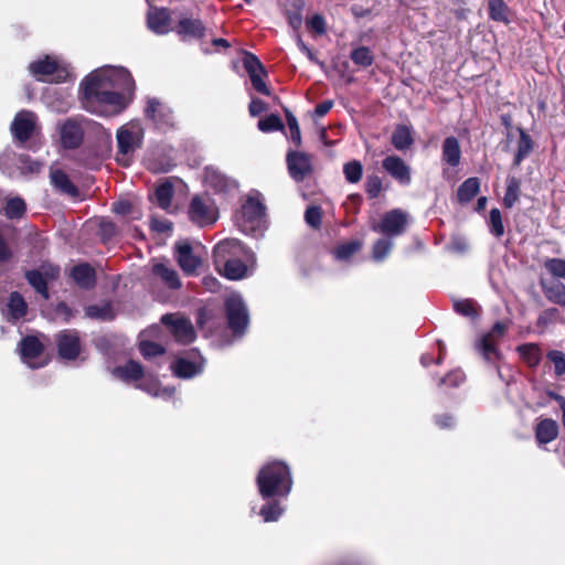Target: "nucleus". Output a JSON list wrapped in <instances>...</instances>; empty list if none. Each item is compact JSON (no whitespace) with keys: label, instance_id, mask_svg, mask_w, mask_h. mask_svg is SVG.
Returning <instances> with one entry per match:
<instances>
[{"label":"nucleus","instance_id":"obj_53","mask_svg":"<svg viewBox=\"0 0 565 565\" xmlns=\"http://www.w3.org/2000/svg\"><path fill=\"white\" fill-rule=\"evenodd\" d=\"M286 119L290 132L289 137L297 146H299L301 143V134L298 120L288 109H286Z\"/></svg>","mask_w":565,"mask_h":565},{"label":"nucleus","instance_id":"obj_35","mask_svg":"<svg viewBox=\"0 0 565 565\" xmlns=\"http://www.w3.org/2000/svg\"><path fill=\"white\" fill-rule=\"evenodd\" d=\"M383 167L384 169L392 175V177H408L409 175V168L405 164V162L396 157V156H390L383 160Z\"/></svg>","mask_w":565,"mask_h":565},{"label":"nucleus","instance_id":"obj_51","mask_svg":"<svg viewBox=\"0 0 565 565\" xmlns=\"http://www.w3.org/2000/svg\"><path fill=\"white\" fill-rule=\"evenodd\" d=\"M546 270L555 278H565V259L548 258L544 263Z\"/></svg>","mask_w":565,"mask_h":565},{"label":"nucleus","instance_id":"obj_32","mask_svg":"<svg viewBox=\"0 0 565 565\" xmlns=\"http://www.w3.org/2000/svg\"><path fill=\"white\" fill-rule=\"evenodd\" d=\"M461 150L455 137H447L443 142V160L449 166H457L460 161Z\"/></svg>","mask_w":565,"mask_h":565},{"label":"nucleus","instance_id":"obj_12","mask_svg":"<svg viewBox=\"0 0 565 565\" xmlns=\"http://www.w3.org/2000/svg\"><path fill=\"white\" fill-rule=\"evenodd\" d=\"M248 254L250 250L246 249L238 239L226 238L217 243L213 249L214 266H220V264H225L237 257H246Z\"/></svg>","mask_w":565,"mask_h":565},{"label":"nucleus","instance_id":"obj_4","mask_svg":"<svg viewBox=\"0 0 565 565\" xmlns=\"http://www.w3.org/2000/svg\"><path fill=\"white\" fill-rule=\"evenodd\" d=\"M89 128L96 131H103V134L106 135L107 140L109 139L108 131H106L100 125L93 122L86 117L78 116L71 117L62 122H58L57 131L61 146L65 149L78 148L83 142L85 131Z\"/></svg>","mask_w":565,"mask_h":565},{"label":"nucleus","instance_id":"obj_16","mask_svg":"<svg viewBox=\"0 0 565 565\" xmlns=\"http://www.w3.org/2000/svg\"><path fill=\"white\" fill-rule=\"evenodd\" d=\"M58 355L64 360H75L81 352V341L75 330H64L56 335Z\"/></svg>","mask_w":565,"mask_h":565},{"label":"nucleus","instance_id":"obj_22","mask_svg":"<svg viewBox=\"0 0 565 565\" xmlns=\"http://www.w3.org/2000/svg\"><path fill=\"white\" fill-rule=\"evenodd\" d=\"M253 258V253L248 254L246 257H237L232 260H227L225 264H220V266H215L217 271L231 280L243 279L247 276V266L244 260Z\"/></svg>","mask_w":565,"mask_h":565},{"label":"nucleus","instance_id":"obj_60","mask_svg":"<svg viewBox=\"0 0 565 565\" xmlns=\"http://www.w3.org/2000/svg\"><path fill=\"white\" fill-rule=\"evenodd\" d=\"M363 172L362 163L358 160H352L344 164V177H361Z\"/></svg>","mask_w":565,"mask_h":565},{"label":"nucleus","instance_id":"obj_49","mask_svg":"<svg viewBox=\"0 0 565 565\" xmlns=\"http://www.w3.org/2000/svg\"><path fill=\"white\" fill-rule=\"evenodd\" d=\"M25 211V204L22 199L13 198L7 201L4 206L6 215L9 218L21 217Z\"/></svg>","mask_w":565,"mask_h":565},{"label":"nucleus","instance_id":"obj_62","mask_svg":"<svg viewBox=\"0 0 565 565\" xmlns=\"http://www.w3.org/2000/svg\"><path fill=\"white\" fill-rule=\"evenodd\" d=\"M383 189L381 179H369L366 183V192L370 198H376Z\"/></svg>","mask_w":565,"mask_h":565},{"label":"nucleus","instance_id":"obj_58","mask_svg":"<svg viewBox=\"0 0 565 565\" xmlns=\"http://www.w3.org/2000/svg\"><path fill=\"white\" fill-rule=\"evenodd\" d=\"M454 307L458 313L465 317H473L476 315L475 305L470 300H457Z\"/></svg>","mask_w":565,"mask_h":565},{"label":"nucleus","instance_id":"obj_46","mask_svg":"<svg viewBox=\"0 0 565 565\" xmlns=\"http://www.w3.org/2000/svg\"><path fill=\"white\" fill-rule=\"evenodd\" d=\"M137 387L146 391L147 393H149L150 395L156 396V397L170 398L174 394V388H172V387L160 388L156 381H151L150 383H140L137 385Z\"/></svg>","mask_w":565,"mask_h":565},{"label":"nucleus","instance_id":"obj_27","mask_svg":"<svg viewBox=\"0 0 565 565\" xmlns=\"http://www.w3.org/2000/svg\"><path fill=\"white\" fill-rule=\"evenodd\" d=\"M541 287L547 300L559 306H565V285L563 282L557 280H541Z\"/></svg>","mask_w":565,"mask_h":565},{"label":"nucleus","instance_id":"obj_34","mask_svg":"<svg viewBox=\"0 0 565 565\" xmlns=\"http://www.w3.org/2000/svg\"><path fill=\"white\" fill-rule=\"evenodd\" d=\"M172 196L173 185L169 181L161 183L153 193L156 204L166 211H170Z\"/></svg>","mask_w":565,"mask_h":565},{"label":"nucleus","instance_id":"obj_29","mask_svg":"<svg viewBox=\"0 0 565 565\" xmlns=\"http://www.w3.org/2000/svg\"><path fill=\"white\" fill-rule=\"evenodd\" d=\"M558 435V424L551 418L542 419L535 429V436L540 444H548Z\"/></svg>","mask_w":565,"mask_h":565},{"label":"nucleus","instance_id":"obj_14","mask_svg":"<svg viewBox=\"0 0 565 565\" xmlns=\"http://www.w3.org/2000/svg\"><path fill=\"white\" fill-rule=\"evenodd\" d=\"M163 324L169 327L170 332L180 343L188 344L195 339V331L190 320L174 315H164L161 318Z\"/></svg>","mask_w":565,"mask_h":565},{"label":"nucleus","instance_id":"obj_33","mask_svg":"<svg viewBox=\"0 0 565 565\" xmlns=\"http://www.w3.org/2000/svg\"><path fill=\"white\" fill-rule=\"evenodd\" d=\"M28 309V305L24 301L23 297L14 291L10 295L8 302V319L9 320H18L25 316Z\"/></svg>","mask_w":565,"mask_h":565},{"label":"nucleus","instance_id":"obj_19","mask_svg":"<svg viewBox=\"0 0 565 565\" xmlns=\"http://www.w3.org/2000/svg\"><path fill=\"white\" fill-rule=\"evenodd\" d=\"M58 267L43 268V270H29L25 274L28 282L44 298H49L47 281L56 278Z\"/></svg>","mask_w":565,"mask_h":565},{"label":"nucleus","instance_id":"obj_41","mask_svg":"<svg viewBox=\"0 0 565 565\" xmlns=\"http://www.w3.org/2000/svg\"><path fill=\"white\" fill-rule=\"evenodd\" d=\"M362 242L359 239L350 241L343 244H340L334 249V256L339 260H349L352 255L359 252L362 248Z\"/></svg>","mask_w":565,"mask_h":565},{"label":"nucleus","instance_id":"obj_56","mask_svg":"<svg viewBox=\"0 0 565 565\" xmlns=\"http://www.w3.org/2000/svg\"><path fill=\"white\" fill-rule=\"evenodd\" d=\"M141 354L146 358H152L164 353L163 347L150 341H141L139 345Z\"/></svg>","mask_w":565,"mask_h":565},{"label":"nucleus","instance_id":"obj_61","mask_svg":"<svg viewBox=\"0 0 565 565\" xmlns=\"http://www.w3.org/2000/svg\"><path fill=\"white\" fill-rule=\"evenodd\" d=\"M286 15H287V20H288V23L289 25L294 29V30H299L302 25V12L301 11H292V10H287L286 11Z\"/></svg>","mask_w":565,"mask_h":565},{"label":"nucleus","instance_id":"obj_13","mask_svg":"<svg viewBox=\"0 0 565 565\" xmlns=\"http://www.w3.org/2000/svg\"><path fill=\"white\" fill-rule=\"evenodd\" d=\"M243 64L249 75L254 89L263 95L269 96L270 89L264 82V77L267 76V72L258 57L249 52H245Z\"/></svg>","mask_w":565,"mask_h":565},{"label":"nucleus","instance_id":"obj_48","mask_svg":"<svg viewBox=\"0 0 565 565\" xmlns=\"http://www.w3.org/2000/svg\"><path fill=\"white\" fill-rule=\"evenodd\" d=\"M393 247V242L388 238H380L373 245V259L376 262H382L387 257L391 249Z\"/></svg>","mask_w":565,"mask_h":565},{"label":"nucleus","instance_id":"obj_28","mask_svg":"<svg viewBox=\"0 0 565 565\" xmlns=\"http://www.w3.org/2000/svg\"><path fill=\"white\" fill-rule=\"evenodd\" d=\"M152 273L159 277L163 284H166L171 289H179L181 287V281L179 279L178 273L170 266L164 263H156L152 266Z\"/></svg>","mask_w":565,"mask_h":565},{"label":"nucleus","instance_id":"obj_31","mask_svg":"<svg viewBox=\"0 0 565 565\" xmlns=\"http://www.w3.org/2000/svg\"><path fill=\"white\" fill-rule=\"evenodd\" d=\"M72 278L82 288H90L95 284V271L87 264H79L72 269Z\"/></svg>","mask_w":565,"mask_h":565},{"label":"nucleus","instance_id":"obj_39","mask_svg":"<svg viewBox=\"0 0 565 565\" xmlns=\"http://www.w3.org/2000/svg\"><path fill=\"white\" fill-rule=\"evenodd\" d=\"M489 17L498 22H509L508 7L503 0H488Z\"/></svg>","mask_w":565,"mask_h":565},{"label":"nucleus","instance_id":"obj_57","mask_svg":"<svg viewBox=\"0 0 565 565\" xmlns=\"http://www.w3.org/2000/svg\"><path fill=\"white\" fill-rule=\"evenodd\" d=\"M322 213L319 206H309L305 213L306 223L312 228H319L321 225Z\"/></svg>","mask_w":565,"mask_h":565},{"label":"nucleus","instance_id":"obj_23","mask_svg":"<svg viewBox=\"0 0 565 565\" xmlns=\"http://www.w3.org/2000/svg\"><path fill=\"white\" fill-rule=\"evenodd\" d=\"M170 11L164 8L150 10L148 13V26L157 34H166L171 29Z\"/></svg>","mask_w":565,"mask_h":565},{"label":"nucleus","instance_id":"obj_3","mask_svg":"<svg viewBox=\"0 0 565 565\" xmlns=\"http://www.w3.org/2000/svg\"><path fill=\"white\" fill-rule=\"evenodd\" d=\"M266 224V206L263 194L250 190L242 204L238 225L244 233L254 234L264 230Z\"/></svg>","mask_w":565,"mask_h":565},{"label":"nucleus","instance_id":"obj_52","mask_svg":"<svg viewBox=\"0 0 565 565\" xmlns=\"http://www.w3.org/2000/svg\"><path fill=\"white\" fill-rule=\"evenodd\" d=\"M490 231L497 237L502 236L504 233V226L502 223L501 212L498 209L490 211L489 217Z\"/></svg>","mask_w":565,"mask_h":565},{"label":"nucleus","instance_id":"obj_8","mask_svg":"<svg viewBox=\"0 0 565 565\" xmlns=\"http://www.w3.org/2000/svg\"><path fill=\"white\" fill-rule=\"evenodd\" d=\"M18 350L21 360L31 369H39L47 363L43 356V344L36 337L29 335L21 340Z\"/></svg>","mask_w":565,"mask_h":565},{"label":"nucleus","instance_id":"obj_38","mask_svg":"<svg viewBox=\"0 0 565 565\" xmlns=\"http://www.w3.org/2000/svg\"><path fill=\"white\" fill-rule=\"evenodd\" d=\"M522 359L530 365L535 366L541 361V350L535 343L522 344L518 348Z\"/></svg>","mask_w":565,"mask_h":565},{"label":"nucleus","instance_id":"obj_55","mask_svg":"<svg viewBox=\"0 0 565 565\" xmlns=\"http://www.w3.org/2000/svg\"><path fill=\"white\" fill-rule=\"evenodd\" d=\"M307 28L318 35L327 32V22L323 15L316 13L307 21Z\"/></svg>","mask_w":565,"mask_h":565},{"label":"nucleus","instance_id":"obj_43","mask_svg":"<svg viewBox=\"0 0 565 565\" xmlns=\"http://www.w3.org/2000/svg\"><path fill=\"white\" fill-rule=\"evenodd\" d=\"M85 311L87 317L100 320H111L115 316L109 302L88 306Z\"/></svg>","mask_w":565,"mask_h":565},{"label":"nucleus","instance_id":"obj_30","mask_svg":"<svg viewBox=\"0 0 565 565\" xmlns=\"http://www.w3.org/2000/svg\"><path fill=\"white\" fill-rule=\"evenodd\" d=\"M113 374L125 382L138 381L143 376V369L140 363L129 361L125 365L114 369Z\"/></svg>","mask_w":565,"mask_h":565},{"label":"nucleus","instance_id":"obj_15","mask_svg":"<svg viewBox=\"0 0 565 565\" xmlns=\"http://www.w3.org/2000/svg\"><path fill=\"white\" fill-rule=\"evenodd\" d=\"M38 117L30 110L19 111L11 122V132L19 141L29 140L36 129Z\"/></svg>","mask_w":565,"mask_h":565},{"label":"nucleus","instance_id":"obj_21","mask_svg":"<svg viewBox=\"0 0 565 565\" xmlns=\"http://www.w3.org/2000/svg\"><path fill=\"white\" fill-rule=\"evenodd\" d=\"M175 257L179 266L186 275H193L200 266V259L193 254L189 242L175 244Z\"/></svg>","mask_w":565,"mask_h":565},{"label":"nucleus","instance_id":"obj_7","mask_svg":"<svg viewBox=\"0 0 565 565\" xmlns=\"http://www.w3.org/2000/svg\"><path fill=\"white\" fill-rule=\"evenodd\" d=\"M227 323L234 334H243L249 323V315L243 298L238 294L230 295L225 300Z\"/></svg>","mask_w":565,"mask_h":565},{"label":"nucleus","instance_id":"obj_26","mask_svg":"<svg viewBox=\"0 0 565 565\" xmlns=\"http://www.w3.org/2000/svg\"><path fill=\"white\" fill-rule=\"evenodd\" d=\"M51 183L61 194L74 200H84L88 195V189L75 184L72 179H51Z\"/></svg>","mask_w":565,"mask_h":565},{"label":"nucleus","instance_id":"obj_63","mask_svg":"<svg viewBox=\"0 0 565 565\" xmlns=\"http://www.w3.org/2000/svg\"><path fill=\"white\" fill-rule=\"evenodd\" d=\"M296 43H297V46L298 49L307 55V57L313 62V63H317V64H320V65H323L321 62L318 61L316 54L311 51V49L302 41L301 36L300 35H297L296 36Z\"/></svg>","mask_w":565,"mask_h":565},{"label":"nucleus","instance_id":"obj_42","mask_svg":"<svg viewBox=\"0 0 565 565\" xmlns=\"http://www.w3.org/2000/svg\"><path fill=\"white\" fill-rule=\"evenodd\" d=\"M17 166L21 173L24 174H40L42 173V163L38 160L32 159L29 154H20L17 161Z\"/></svg>","mask_w":565,"mask_h":565},{"label":"nucleus","instance_id":"obj_25","mask_svg":"<svg viewBox=\"0 0 565 565\" xmlns=\"http://www.w3.org/2000/svg\"><path fill=\"white\" fill-rule=\"evenodd\" d=\"M171 370L178 377H193L203 370L202 359L199 358L196 361H191L186 358H179L172 363Z\"/></svg>","mask_w":565,"mask_h":565},{"label":"nucleus","instance_id":"obj_2","mask_svg":"<svg viewBox=\"0 0 565 565\" xmlns=\"http://www.w3.org/2000/svg\"><path fill=\"white\" fill-rule=\"evenodd\" d=\"M257 484L264 499L287 497L292 487L289 467L282 461L265 465L258 472Z\"/></svg>","mask_w":565,"mask_h":565},{"label":"nucleus","instance_id":"obj_6","mask_svg":"<svg viewBox=\"0 0 565 565\" xmlns=\"http://www.w3.org/2000/svg\"><path fill=\"white\" fill-rule=\"evenodd\" d=\"M188 215L192 223L204 227L217 221L218 211L209 195H194L190 202Z\"/></svg>","mask_w":565,"mask_h":565},{"label":"nucleus","instance_id":"obj_45","mask_svg":"<svg viewBox=\"0 0 565 565\" xmlns=\"http://www.w3.org/2000/svg\"><path fill=\"white\" fill-rule=\"evenodd\" d=\"M351 60L361 67H369L373 64V55L369 47L360 46L351 52Z\"/></svg>","mask_w":565,"mask_h":565},{"label":"nucleus","instance_id":"obj_50","mask_svg":"<svg viewBox=\"0 0 565 565\" xmlns=\"http://www.w3.org/2000/svg\"><path fill=\"white\" fill-rule=\"evenodd\" d=\"M258 129L263 132H271L284 129V125L281 119L277 115H269L266 118H263L257 124Z\"/></svg>","mask_w":565,"mask_h":565},{"label":"nucleus","instance_id":"obj_5","mask_svg":"<svg viewBox=\"0 0 565 565\" xmlns=\"http://www.w3.org/2000/svg\"><path fill=\"white\" fill-rule=\"evenodd\" d=\"M143 135V128L137 120H131L117 130L118 163L130 164L135 151L141 147Z\"/></svg>","mask_w":565,"mask_h":565},{"label":"nucleus","instance_id":"obj_17","mask_svg":"<svg viewBox=\"0 0 565 565\" xmlns=\"http://www.w3.org/2000/svg\"><path fill=\"white\" fill-rule=\"evenodd\" d=\"M146 117L160 129L173 126L172 110L157 98H149L145 109Z\"/></svg>","mask_w":565,"mask_h":565},{"label":"nucleus","instance_id":"obj_10","mask_svg":"<svg viewBox=\"0 0 565 565\" xmlns=\"http://www.w3.org/2000/svg\"><path fill=\"white\" fill-rule=\"evenodd\" d=\"M29 71L39 79H43L44 76H52V81L56 83L64 82L68 77V71L49 55L32 62L29 65Z\"/></svg>","mask_w":565,"mask_h":565},{"label":"nucleus","instance_id":"obj_47","mask_svg":"<svg viewBox=\"0 0 565 565\" xmlns=\"http://www.w3.org/2000/svg\"><path fill=\"white\" fill-rule=\"evenodd\" d=\"M520 183L516 179H511L507 185L505 194L503 196V205L511 209L519 200Z\"/></svg>","mask_w":565,"mask_h":565},{"label":"nucleus","instance_id":"obj_54","mask_svg":"<svg viewBox=\"0 0 565 565\" xmlns=\"http://www.w3.org/2000/svg\"><path fill=\"white\" fill-rule=\"evenodd\" d=\"M547 358L554 364L555 374L563 375L565 373V353L552 350L547 353Z\"/></svg>","mask_w":565,"mask_h":565},{"label":"nucleus","instance_id":"obj_20","mask_svg":"<svg viewBox=\"0 0 565 565\" xmlns=\"http://www.w3.org/2000/svg\"><path fill=\"white\" fill-rule=\"evenodd\" d=\"M287 166L292 177H305L313 172L312 158L305 152H288Z\"/></svg>","mask_w":565,"mask_h":565},{"label":"nucleus","instance_id":"obj_64","mask_svg":"<svg viewBox=\"0 0 565 565\" xmlns=\"http://www.w3.org/2000/svg\"><path fill=\"white\" fill-rule=\"evenodd\" d=\"M248 109L249 114L256 117L267 109V105L259 98H252Z\"/></svg>","mask_w":565,"mask_h":565},{"label":"nucleus","instance_id":"obj_36","mask_svg":"<svg viewBox=\"0 0 565 565\" xmlns=\"http://www.w3.org/2000/svg\"><path fill=\"white\" fill-rule=\"evenodd\" d=\"M411 129L407 126H398L392 135V143L397 150H405L413 143Z\"/></svg>","mask_w":565,"mask_h":565},{"label":"nucleus","instance_id":"obj_18","mask_svg":"<svg viewBox=\"0 0 565 565\" xmlns=\"http://www.w3.org/2000/svg\"><path fill=\"white\" fill-rule=\"evenodd\" d=\"M169 152L172 150L170 149ZM174 164V157L162 148L150 151L145 158V166L152 173L170 172Z\"/></svg>","mask_w":565,"mask_h":565},{"label":"nucleus","instance_id":"obj_40","mask_svg":"<svg viewBox=\"0 0 565 565\" xmlns=\"http://www.w3.org/2000/svg\"><path fill=\"white\" fill-rule=\"evenodd\" d=\"M518 131L520 134V138L518 140L515 162L520 163L521 160L531 153L533 149V140L522 128H518Z\"/></svg>","mask_w":565,"mask_h":565},{"label":"nucleus","instance_id":"obj_11","mask_svg":"<svg viewBox=\"0 0 565 565\" xmlns=\"http://www.w3.org/2000/svg\"><path fill=\"white\" fill-rule=\"evenodd\" d=\"M407 225V214L399 209L392 210L384 214L379 223L372 224V230L390 236L401 235Z\"/></svg>","mask_w":565,"mask_h":565},{"label":"nucleus","instance_id":"obj_9","mask_svg":"<svg viewBox=\"0 0 565 565\" xmlns=\"http://www.w3.org/2000/svg\"><path fill=\"white\" fill-rule=\"evenodd\" d=\"M505 330L507 326L504 323L497 322L491 331L484 334L477 343L479 352L488 363H494L500 360L501 354L497 349V343L503 337Z\"/></svg>","mask_w":565,"mask_h":565},{"label":"nucleus","instance_id":"obj_24","mask_svg":"<svg viewBox=\"0 0 565 565\" xmlns=\"http://www.w3.org/2000/svg\"><path fill=\"white\" fill-rule=\"evenodd\" d=\"M173 30L183 40L188 38L200 39L204 36L205 26L199 19L182 18Z\"/></svg>","mask_w":565,"mask_h":565},{"label":"nucleus","instance_id":"obj_44","mask_svg":"<svg viewBox=\"0 0 565 565\" xmlns=\"http://www.w3.org/2000/svg\"><path fill=\"white\" fill-rule=\"evenodd\" d=\"M282 512L284 508L280 507L278 501L273 500L262 507L259 514L265 522H275L280 518Z\"/></svg>","mask_w":565,"mask_h":565},{"label":"nucleus","instance_id":"obj_59","mask_svg":"<svg viewBox=\"0 0 565 565\" xmlns=\"http://www.w3.org/2000/svg\"><path fill=\"white\" fill-rule=\"evenodd\" d=\"M463 381L465 374L461 371H452L440 380L439 385L447 384L450 386H458Z\"/></svg>","mask_w":565,"mask_h":565},{"label":"nucleus","instance_id":"obj_37","mask_svg":"<svg viewBox=\"0 0 565 565\" xmlns=\"http://www.w3.org/2000/svg\"><path fill=\"white\" fill-rule=\"evenodd\" d=\"M480 184L478 179H466L458 189L457 198L462 204L470 202L479 192Z\"/></svg>","mask_w":565,"mask_h":565},{"label":"nucleus","instance_id":"obj_1","mask_svg":"<svg viewBox=\"0 0 565 565\" xmlns=\"http://www.w3.org/2000/svg\"><path fill=\"white\" fill-rule=\"evenodd\" d=\"M83 107L104 117L120 114L128 105L135 82L124 67L104 66L92 72L81 84Z\"/></svg>","mask_w":565,"mask_h":565}]
</instances>
